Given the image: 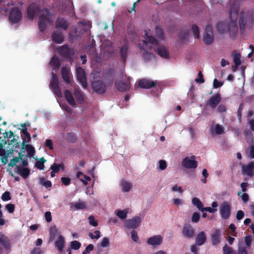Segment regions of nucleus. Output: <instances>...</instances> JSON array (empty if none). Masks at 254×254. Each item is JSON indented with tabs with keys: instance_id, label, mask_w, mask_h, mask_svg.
Masks as SVG:
<instances>
[{
	"instance_id": "obj_46",
	"label": "nucleus",
	"mask_w": 254,
	"mask_h": 254,
	"mask_svg": "<svg viewBox=\"0 0 254 254\" xmlns=\"http://www.w3.org/2000/svg\"><path fill=\"white\" fill-rule=\"evenodd\" d=\"M95 42L94 40H92V43L88 45L87 47V52H88L90 54L95 55Z\"/></svg>"
},
{
	"instance_id": "obj_42",
	"label": "nucleus",
	"mask_w": 254,
	"mask_h": 254,
	"mask_svg": "<svg viewBox=\"0 0 254 254\" xmlns=\"http://www.w3.org/2000/svg\"><path fill=\"white\" fill-rule=\"evenodd\" d=\"M155 33L156 36L161 40H164L165 36L162 29L158 26L155 27Z\"/></svg>"
},
{
	"instance_id": "obj_12",
	"label": "nucleus",
	"mask_w": 254,
	"mask_h": 254,
	"mask_svg": "<svg viewBox=\"0 0 254 254\" xmlns=\"http://www.w3.org/2000/svg\"><path fill=\"white\" fill-rule=\"evenodd\" d=\"M130 77H127V80L124 82L122 80H117L115 82V87L117 90L122 92L128 91L130 87Z\"/></svg>"
},
{
	"instance_id": "obj_60",
	"label": "nucleus",
	"mask_w": 254,
	"mask_h": 254,
	"mask_svg": "<svg viewBox=\"0 0 254 254\" xmlns=\"http://www.w3.org/2000/svg\"><path fill=\"white\" fill-rule=\"evenodd\" d=\"M215 131L216 134H221L223 133L224 128L220 125L217 124L215 126Z\"/></svg>"
},
{
	"instance_id": "obj_43",
	"label": "nucleus",
	"mask_w": 254,
	"mask_h": 254,
	"mask_svg": "<svg viewBox=\"0 0 254 254\" xmlns=\"http://www.w3.org/2000/svg\"><path fill=\"white\" fill-rule=\"evenodd\" d=\"M192 203L194 205L196 206L199 210H201L203 205L199 198L197 197H193L192 199Z\"/></svg>"
},
{
	"instance_id": "obj_5",
	"label": "nucleus",
	"mask_w": 254,
	"mask_h": 254,
	"mask_svg": "<svg viewBox=\"0 0 254 254\" xmlns=\"http://www.w3.org/2000/svg\"><path fill=\"white\" fill-rule=\"evenodd\" d=\"M91 85L93 90L98 94L103 95L107 90V85L99 79L92 81Z\"/></svg>"
},
{
	"instance_id": "obj_48",
	"label": "nucleus",
	"mask_w": 254,
	"mask_h": 254,
	"mask_svg": "<svg viewBox=\"0 0 254 254\" xmlns=\"http://www.w3.org/2000/svg\"><path fill=\"white\" fill-rule=\"evenodd\" d=\"M45 11L47 12L46 14H42L39 17V20L45 21L48 22L49 21V16L50 15V12L48 9H45Z\"/></svg>"
},
{
	"instance_id": "obj_9",
	"label": "nucleus",
	"mask_w": 254,
	"mask_h": 254,
	"mask_svg": "<svg viewBox=\"0 0 254 254\" xmlns=\"http://www.w3.org/2000/svg\"><path fill=\"white\" fill-rule=\"evenodd\" d=\"M77 79L84 89H87L88 84L84 70L80 67H76Z\"/></svg>"
},
{
	"instance_id": "obj_26",
	"label": "nucleus",
	"mask_w": 254,
	"mask_h": 254,
	"mask_svg": "<svg viewBox=\"0 0 254 254\" xmlns=\"http://www.w3.org/2000/svg\"><path fill=\"white\" fill-rule=\"evenodd\" d=\"M206 241V236L203 231L200 232L197 234L195 238V244L196 246H201Z\"/></svg>"
},
{
	"instance_id": "obj_7",
	"label": "nucleus",
	"mask_w": 254,
	"mask_h": 254,
	"mask_svg": "<svg viewBox=\"0 0 254 254\" xmlns=\"http://www.w3.org/2000/svg\"><path fill=\"white\" fill-rule=\"evenodd\" d=\"M196 157L192 155L190 157H185L182 162V166L186 169H195L198 165V162L195 160Z\"/></svg>"
},
{
	"instance_id": "obj_17",
	"label": "nucleus",
	"mask_w": 254,
	"mask_h": 254,
	"mask_svg": "<svg viewBox=\"0 0 254 254\" xmlns=\"http://www.w3.org/2000/svg\"><path fill=\"white\" fill-rule=\"evenodd\" d=\"M239 11V6L236 3L232 4L230 2V7L229 9V16L231 21L236 22L237 19L238 12Z\"/></svg>"
},
{
	"instance_id": "obj_11",
	"label": "nucleus",
	"mask_w": 254,
	"mask_h": 254,
	"mask_svg": "<svg viewBox=\"0 0 254 254\" xmlns=\"http://www.w3.org/2000/svg\"><path fill=\"white\" fill-rule=\"evenodd\" d=\"M157 82L148 78H143L138 81V86L139 87L143 89H150L154 88L156 86Z\"/></svg>"
},
{
	"instance_id": "obj_18",
	"label": "nucleus",
	"mask_w": 254,
	"mask_h": 254,
	"mask_svg": "<svg viewBox=\"0 0 254 254\" xmlns=\"http://www.w3.org/2000/svg\"><path fill=\"white\" fill-rule=\"evenodd\" d=\"M40 11L39 7L35 4H30L27 8L28 17L33 19L34 16H37Z\"/></svg>"
},
{
	"instance_id": "obj_56",
	"label": "nucleus",
	"mask_w": 254,
	"mask_h": 254,
	"mask_svg": "<svg viewBox=\"0 0 254 254\" xmlns=\"http://www.w3.org/2000/svg\"><path fill=\"white\" fill-rule=\"evenodd\" d=\"M200 214L198 212H194L191 217V221L193 223H197L199 221Z\"/></svg>"
},
{
	"instance_id": "obj_58",
	"label": "nucleus",
	"mask_w": 254,
	"mask_h": 254,
	"mask_svg": "<svg viewBox=\"0 0 254 254\" xmlns=\"http://www.w3.org/2000/svg\"><path fill=\"white\" fill-rule=\"evenodd\" d=\"M89 223L90 225L96 227L98 225V223L96 220H95L94 217L93 215L90 216L88 217Z\"/></svg>"
},
{
	"instance_id": "obj_40",
	"label": "nucleus",
	"mask_w": 254,
	"mask_h": 254,
	"mask_svg": "<svg viewBox=\"0 0 254 254\" xmlns=\"http://www.w3.org/2000/svg\"><path fill=\"white\" fill-rule=\"evenodd\" d=\"M238 254H248V250L244 244L239 243L238 248Z\"/></svg>"
},
{
	"instance_id": "obj_22",
	"label": "nucleus",
	"mask_w": 254,
	"mask_h": 254,
	"mask_svg": "<svg viewBox=\"0 0 254 254\" xmlns=\"http://www.w3.org/2000/svg\"><path fill=\"white\" fill-rule=\"evenodd\" d=\"M163 241V238L160 235H156L150 237L147 241V243L151 246H155L161 245Z\"/></svg>"
},
{
	"instance_id": "obj_3",
	"label": "nucleus",
	"mask_w": 254,
	"mask_h": 254,
	"mask_svg": "<svg viewBox=\"0 0 254 254\" xmlns=\"http://www.w3.org/2000/svg\"><path fill=\"white\" fill-rule=\"evenodd\" d=\"M254 21V11L253 10H244L240 12L239 24L241 30H244L248 24L252 25Z\"/></svg>"
},
{
	"instance_id": "obj_20",
	"label": "nucleus",
	"mask_w": 254,
	"mask_h": 254,
	"mask_svg": "<svg viewBox=\"0 0 254 254\" xmlns=\"http://www.w3.org/2000/svg\"><path fill=\"white\" fill-rule=\"evenodd\" d=\"M19 165L16 164L15 172L20 175L24 179H26L30 174V170L27 168H24L20 165L21 163H18Z\"/></svg>"
},
{
	"instance_id": "obj_32",
	"label": "nucleus",
	"mask_w": 254,
	"mask_h": 254,
	"mask_svg": "<svg viewBox=\"0 0 254 254\" xmlns=\"http://www.w3.org/2000/svg\"><path fill=\"white\" fill-rule=\"evenodd\" d=\"M73 95L79 104H82L83 103L84 99L81 90L78 87L74 88Z\"/></svg>"
},
{
	"instance_id": "obj_49",
	"label": "nucleus",
	"mask_w": 254,
	"mask_h": 254,
	"mask_svg": "<svg viewBox=\"0 0 254 254\" xmlns=\"http://www.w3.org/2000/svg\"><path fill=\"white\" fill-rule=\"evenodd\" d=\"M127 211L126 210H119L117 212V215L121 219H124L127 217Z\"/></svg>"
},
{
	"instance_id": "obj_54",
	"label": "nucleus",
	"mask_w": 254,
	"mask_h": 254,
	"mask_svg": "<svg viewBox=\"0 0 254 254\" xmlns=\"http://www.w3.org/2000/svg\"><path fill=\"white\" fill-rule=\"evenodd\" d=\"M179 39L182 42H185L187 40L189 37L188 32L181 33L179 36Z\"/></svg>"
},
{
	"instance_id": "obj_23",
	"label": "nucleus",
	"mask_w": 254,
	"mask_h": 254,
	"mask_svg": "<svg viewBox=\"0 0 254 254\" xmlns=\"http://www.w3.org/2000/svg\"><path fill=\"white\" fill-rule=\"evenodd\" d=\"M69 23L64 18L58 17L56 21V27L60 28L64 30L67 29Z\"/></svg>"
},
{
	"instance_id": "obj_45",
	"label": "nucleus",
	"mask_w": 254,
	"mask_h": 254,
	"mask_svg": "<svg viewBox=\"0 0 254 254\" xmlns=\"http://www.w3.org/2000/svg\"><path fill=\"white\" fill-rule=\"evenodd\" d=\"M223 254H237L235 250L226 244L223 247Z\"/></svg>"
},
{
	"instance_id": "obj_29",
	"label": "nucleus",
	"mask_w": 254,
	"mask_h": 254,
	"mask_svg": "<svg viewBox=\"0 0 254 254\" xmlns=\"http://www.w3.org/2000/svg\"><path fill=\"white\" fill-rule=\"evenodd\" d=\"M220 231L219 229H216L215 231L212 234H211V238L212 245L216 246L220 243Z\"/></svg>"
},
{
	"instance_id": "obj_24",
	"label": "nucleus",
	"mask_w": 254,
	"mask_h": 254,
	"mask_svg": "<svg viewBox=\"0 0 254 254\" xmlns=\"http://www.w3.org/2000/svg\"><path fill=\"white\" fill-rule=\"evenodd\" d=\"M0 244L6 250L10 248V241L9 239L1 232H0Z\"/></svg>"
},
{
	"instance_id": "obj_55",
	"label": "nucleus",
	"mask_w": 254,
	"mask_h": 254,
	"mask_svg": "<svg viewBox=\"0 0 254 254\" xmlns=\"http://www.w3.org/2000/svg\"><path fill=\"white\" fill-rule=\"evenodd\" d=\"M131 237L132 240L134 242L140 243V242L139 241V238L138 237L137 233L136 232V231H135L134 230L131 231Z\"/></svg>"
},
{
	"instance_id": "obj_37",
	"label": "nucleus",
	"mask_w": 254,
	"mask_h": 254,
	"mask_svg": "<svg viewBox=\"0 0 254 254\" xmlns=\"http://www.w3.org/2000/svg\"><path fill=\"white\" fill-rule=\"evenodd\" d=\"M58 230L56 226H52L49 229L50 241H53L58 235Z\"/></svg>"
},
{
	"instance_id": "obj_28",
	"label": "nucleus",
	"mask_w": 254,
	"mask_h": 254,
	"mask_svg": "<svg viewBox=\"0 0 254 254\" xmlns=\"http://www.w3.org/2000/svg\"><path fill=\"white\" fill-rule=\"evenodd\" d=\"M216 28L220 33H224L230 30V27L228 23L226 22H218L216 26Z\"/></svg>"
},
{
	"instance_id": "obj_59",
	"label": "nucleus",
	"mask_w": 254,
	"mask_h": 254,
	"mask_svg": "<svg viewBox=\"0 0 254 254\" xmlns=\"http://www.w3.org/2000/svg\"><path fill=\"white\" fill-rule=\"evenodd\" d=\"M10 192L8 191H5L1 196V199L3 201H8L11 199Z\"/></svg>"
},
{
	"instance_id": "obj_41",
	"label": "nucleus",
	"mask_w": 254,
	"mask_h": 254,
	"mask_svg": "<svg viewBox=\"0 0 254 254\" xmlns=\"http://www.w3.org/2000/svg\"><path fill=\"white\" fill-rule=\"evenodd\" d=\"M46 161V160L44 157H42L35 162V166L37 169L43 170L44 168V163Z\"/></svg>"
},
{
	"instance_id": "obj_53",
	"label": "nucleus",
	"mask_w": 254,
	"mask_h": 254,
	"mask_svg": "<svg viewBox=\"0 0 254 254\" xmlns=\"http://www.w3.org/2000/svg\"><path fill=\"white\" fill-rule=\"evenodd\" d=\"M38 26H39L40 31L41 32H43L45 30V29L47 27L46 22L39 20Z\"/></svg>"
},
{
	"instance_id": "obj_52",
	"label": "nucleus",
	"mask_w": 254,
	"mask_h": 254,
	"mask_svg": "<svg viewBox=\"0 0 254 254\" xmlns=\"http://www.w3.org/2000/svg\"><path fill=\"white\" fill-rule=\"evenodd\" d=\"M192 31L195 37L196 38L198 39L199 38V27L193 24L192 26Z\"/></svg>"
},
{
	"instance_id": "obj_19",
	"label": "nucleus",
	"mask_w": 254,
	"mask_h": 254,
	"mask_svg": "<svg viewBox=\"0 0 254 254\" xmlns=\"http://www.w3.org/2000/svg\"><path fill=\"white\" fill-rule=\"evenodd\" d=\"M52 40L56 43L61 44L64 41V35L60 30L54 31L52 34Z\"/></svg>"
},
{
	"instance_id": "obj_51",
	"label": "nucleus",
	"mask_w": 254,
	"mask_h": 254,
	"mask_svg": "<svg viewBox=\"0 0 254 254\" xmlns=\"http://www.w3.org/2000/svg\"><path fill=\"white\" fill-rule=\"evenodd\" d=\"M39 183L40 184H42L44 186H45L46 188H50L52 187V183L50 181L47 180L45 181L44 178H41L40 179Z\"/></svg>"
},
{
	"instance_id": "obj_38",
	"label": "nucleus",
	"mask_w": 254,
	"mask_h": 254,
	"mask_svg": "<svg viewBox=\"0 0 254 254\" xmlns=\"http://www.w3.org/2000/svg\"><path fill=\"white\" fill-rule=\"evenodd\" d=\"M233 60L234 64H241V55L236 51L232 52Z\"/></svg>"
},
{
	"instance_id": "obj_6",
	"label": "nucleus",
	"mask_w": 254,
	"mask_h": 254,
	"mask_svg": "<svg viewBox=\"0 0 254 254\" xmlns=\"http://www.w3.org/2000/svg\"><path fill=\"white\" fill-rule=\"evenodd\" d=\"M50 86L52 88L53 92L58 97H62V91L59 86V79L57 75L53 72L52 73V78L50 84Z\"/></svg>"
},
{
	"instance_id": "obj_30",
	"label": "nucleus",
	"mask_w": 254,
	"mask_h": 254,
	"mask_svg": "<svg viewBox=\"0 0 254 254\" xmlns=\"http://www.w3.org/2000/svg\"><path fill=\"white\" fill-rule=\"evenodd\" d=\"M254 161L251 162L248 165L244 166L242 171L247 175L252 177L254 175Z\"/></svg>"
},
{
	"instance_id": "obj_62",
	"label": "nucleus",
	"mask_w": 254,
	"mask_h": 254,
	"mask_svg": "<svg viewBox=\"0 0 254 254\" xmlns=\"http://www.w3.org/2000/svg\"><path fill=\"white\" fill-rule=\"evenodd\" d=\"M5 208L10 213H12L14 211L15 206L13 204L9 203L5 205Z\"/></svg>"
},
{
	"instance_id": "obj_10",
	"label": "nucleus",
	"mask_w": 254,
	"mask_h": 254,
	"mask_svg": "<svg viewBox=\"0 0 254 254\" xmlns=\"http://www.w3.org/2000/svg\"><path fill=\"white\" fill-rule=\"evenodd\" d=\"M21 17V12L19 8L14 7L11 9L9 12V20L12 24L18 23Z\"/></svg>"
},
{
	"instance_id": "obj_44",
	"label": "nucleus",
	"mask_w": 254,
	"mask_h": 254,
	"mask_svg": "<svg viewBox=\"0 0 254 254\" xmlns=\"http://www.w3.org/2000/svg\"><path fill=\"white\" fill-rule=\"evenodd\" d=\"M21 132L22 133V141H23V139H25L26 140V139H27V143L30 142L31 140V137L29 133L27 131V129L26 128L22 129Z\"/></svg>"
},
{
	"instance_id": "obj_15",
	"label": "nucleus",
	"mask_w": 254,
	"mask_h": 254,
	"mask_svg": "<svg viewBox=\"0 0 254 254\" xmlns=\"http://www.w3.org/2000/svg\"><path fill=\"white\" fill-rule=\"evenodd\" d=\"M141 221V218L139 216H135L132 219L126 220L125 226L127 228L135 229L139 226Z\"/></svg>"
},
{
	"instance_id": "obj_61",
	"label": "nucleus",
	"mask_w": 254,
	"mask_h": 254,
	"mask_svg": "<svg viewBox=\"0 0 254 254\" xmlns=\"http://www.w3.org/2000/svg\"><path fill=\"white\" fill-rule=\"evenodd\" d=\"M94 233L96 234L95 235H93L91 233L89 234V236L91 239H98L100 237V232L99 231L95 230Z\"/></svg>"
},
{
	"instance_id": "obj_57",
	"label": "nucleus",
	"mask_w": 254,
	"mask_h": 254,
	"mask_svg": "<svg viewBox=\"0 0 254 254\" xmlns=\"http://www.w3.org/2000/svg\"><path fill=\"white\" fill-rule=\"evenodd\" d=\"M110 244L109 240L107 237H104L103 238L100 246L102 248H106L108 247Z\"/></svg>"
},
{
	"instance_id": "obj_33",
	"label": "nucleus",
	"mask_w": 254,
	"mask_h": 254,
	"mask_svg": "<svg viewBox=\"0 0 254 254\" xmlns=\"http://www.w3.org/2000/svg\"><path fill=\"white\" fill-rule=\"evenodd\" d=\"M65 241L64 238L62 235L58 237V240L55 242V247L58 250L62 252L64 247Z\"/></svg>"
},
{
	"instance_id": "obj_2",
	"label": "nucleus",
	"mask_w": 254,
	"mask_h": 254,
	"mask_svg": "<svg viewBox=\"0 0 254 254\" xmlns=\"http://www.w3.org/2000/svg\"><path fill=\"white\" fill-rule=\"evenodd\" d=\"M145 36V40H143V45H139L140 49L146 51V53L148 50L154 49L161 57L165 59L169 58V51L164 46L160 45L158 41L154 37L148 36L146 32Z\"/></svg>"
},
{
	"instance_id": "obj_35",
	"label": "nucleus",
	"mask_w": 254,
	"mask_h": 254,
	"mask_svg": "<svg viewBox=\"0 0 254 254\" xmlns=\"http://www.w3.org/2000/svg\"><path fill=\"white\" fill-rule=\"evenodd\" d=\"M65 139L68 142L74 143L77 141V138L75 133L71 132L66 133Z\"/></svg>"
},
{
	"instance_id": "obj_16",
	"label": "nucleus",
	"mask_w": 254,
	"mask_h": 254,
	"mask_svg": "<svg viewBox=\"0 0 254 254\" xmlns=\"http://www.w3.org/2000/svg\"><path fill=\"white\" fill-rule=\"evenodd\" d=\"M5 138L6 137L8 138V140H9L12 137L13 138L10 140V143L9 145H12V148H11V150L12 151H16V149L17 148H19V142H18L17 139H15V135H14L13 132L10 130L9 132L5 131Z\"/></svg>"
},
{
	"instance_id": "obj_36",
	"label": "nucleus",
	"mask_w": 254,
	"mask_h": 254,
	"mask_svg": "<svg viewBox=\"0 0 254 254\" xmlns=\"http://www.w3.org/2000/svg\"><path fill=\"white\" fill-rule=\"evenodd\" d=\"M121 186L123 191L127 192L130 190L132 187V184L126 181L122 180L121 183Z\"/></svg>"
},
{
	"instance_id": "obj_50",
	"label": "nucleus",
	"mask_w": 254,
	"mask_h": 254,
	"mask_svg": "<svg viewBox=\"0 0 254 254\" xmlns=\"http://www.w3.org/2000/svg\"><path fill=\"white\" fill-rule=\"evenodd\" d=\"M81 246V243L75 240L70 243V247L73 250H77L80 248Z\"/></svg>"
},
{
	"instance_id": "obj_21",
	"label": "nucleus",
	"mask_w": 254,
	"mask_h": 254,
	"mask_svg": "<svg viewBox=\"0 0 254 254\" xmlns=\"http://www.w3.org/2000/svg\"><path fill=\"white\" fill-rule=\"evenodd\" d=\"M221 100L220 94L217 93L210 97L207 104L212 109H215L220 103Z\"/></svg>"
},
{
	"instance_id": "obj_39",
	"label": "nucleus",
	"mask_w": 254,
	"mask_h": 254,
	"mask_svg": "<svg viewBox=\"0 0 254 254\" xmlns=\"http://www.w3.org/2000/svg\"><path fill=\"white\" fill-rule=\"evenodd\" d=\"M51 169L54 171L55 173H58L61 169L64 171V166L63 163L59 164L54 163L53 165L51 166Z\"/></svg>"
},
{
	"instance_id": "obj_64",
	"label": "nucleus",
	"mask_w": 254,
	"mask_h": 254,
	"mask_svg": "<svg viewBox=\"0 0 254 254\" xmlns=\"http://www.w3.org/2000/svg\"><path fill=\"white\" fill-rule=\"evenodd\" d=\"M245 242L246 246L249 248L252 243V237L251 235L247 236L245 238Z\"/></svg>"
},
{
	"instance_id": "obj_34",
	"label": "nucleus",
	"mask_w": 254,
	"mask_h": 254,
	"mask_svg": "<svg viewBox=\"0 0 254 254\" xmlns=\"http://www.w3.org/2000/svg\"><path fill=\"white\" fill-rule=\"evenodd\" d=\"M76 177L83 183L84 185H87V182L91 180V178L87 176L81 172H78L76 174Z\"/></svg>"
},
{
	"instance_id": "obj_8",
	"label": "nucleus",
	"mask_w": 254,
	"mask_h": 254,
	"mask_svg": "<svg viewBox=\"0 0 254 254\" xmlns=\"http://www.w3.org/2000/svg\"><path fill=\"white\" fill-rule=\"evenodd\" d=\"M219 211L221 218L227 219L231 213V206L227 201H224L220 205Z\"/></svg>"
},
{
	"instance_id": "obj_1",
	"label": "nucleus",
	"mask_w": 254,
	"mask_h": 254,
	"mask_svg": "<svg viewBox=\"0 0 254 254\" xmlns=\"http://www.w3.org/2000/svg\"><path fill=\"white\" fill-rule=\"evenodd\" d=\"M21 148L18 153V157H14L9 161L8 166L14 167L16 164L21 163L22 166H27L28 165L27 157H32L35 152V148L31 144L27 143V140L23 139L21 143Z\"/></svg>"
},
{
	"instance_id": "obj_25",
	"label": "nucleus",
	"mask_w": 254,
	"mask_h": 254,
	"mask_svg": "<svg viewBox=\"0 0 254 254\" xmlns=\"http://www.w3.org/2000/svg\"><path fill=\"white\" fill-rule=\"evenodd\" d=\"M61 73L63 79L68 84H70L71 80V73L69 69L66 67H63L61 69Z\"/></svg>"
},
{
	"instance_id": "obj_27",
	"label": "nucleus",
	"mask_w": 254,
	"mask_h": 254,
	"mask_svg": "<svg viewBox=\"0 0 254 254\" xmlns=\"http://www.w3.org/2000/svg\"><path fill=\"white\" fill-rule=\"evenodd\" d=\"M128 49V46L127 43L123 44L120 48V56L122 62L124 63L126 62L127 52Z\"/></svg>"
},
{
	"instance_id": "obj_63",
	"label": "nucleus",
	"mask_w": 254,
	"mask_h": 254,
	"mask_svg": "<svg viewBox=\"0 0 254 254\" xmlns=\"http://www.w3.org/2000/svg\"><path fill=\"white\" fill-rule=\"evenodd\" d=\"M197 83H202L204 82V79L203 78V74L201 71H199L198 73L197 78L195 79Z\"/></svg>"
},
{
	"instance_id": "obj_4",
	"label": "nucleus",
	"mask_w": 254,
	"mask_h": 254,
	"mask_svg": "<svg viewBox=\"0 0 254 254\" xmlns=\"http://www.w3.org/2000/svg\"><path fill=\"white\" fill-rule=\"evenodd\" d=\"M57 51L58 53L64 59L68 60L70 63L72 62L73 56L74 55V50L70 48L66 44L60 46Z\"/></svg>"
},
{
	"instance_id": "obj_31",
	"label": "nucleus",
	"mask_w": 254,
	"mask_h": 254,
	"mask_svg": "<svg viewBox=\"0 0 254 254\" xmlns=\"http://www.w3.org/2000/svg\"><path fill=\"white\" fill-rule=\"evenodd\" d=\"M64 97L68 103L71 106H75L76 103L71 92L69 90L64 91Z\"/></svg>"
},
{
	"instance_id": "obj_47",
	"label": "nucleus",
	"mask_w": 254,
	"mask_h": 254,
	"mask_svg": "<svg viewBox=\"0 0 254 254\" xmlns=\"http://www.w3.org/2000/svg\"><path fill=\"white\" fill-rule=\"evenodd\" d=\"M73 206L76 210L84 209L86 208L85 203L83 201L75 202L73 204Z\"/></svg>"
},
{
	"instance_id": "obj_14",
	"label": "nucleus",
	"mask_w": 254,
	"mask_h": 254,
	"mask_svg": "<svg viewBox=\"0 0 254 254\" xmlns=\"http://www.w3.org/2000/svg\"><path fill=\"white\" fill-rule=\"evenodd\" d=\"M182 234L185 238L188 239H191L195 236L194 230L189 223L184 224L182 229Z\"/></svg>"
},
{
	"instance_id": "obj_13",
	"label": "nucleus",
	"mask_w": 254,
	"mask_h": 254,
	"mask_svg": "<svg viewBox=\"0 0 254 254\" xmlns=\"http://www.w3.org/2000/svg\"><path fill=\"white\" fill-rule=\"evenodd\" d=\"M203 40L206 45H211L213 41L212 28L209 25H206L203 36Z\"/></svg>"
}]
</instances>
